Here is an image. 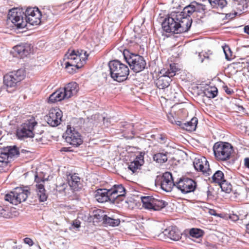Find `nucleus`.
Here are the masks:
<instances>
[{
    "mask_svg": "<svg viewBox=\"0 0 249 249\" xmlns=\"http://www.w3.org/2000/svg\"><path fill=\"white\" fill-rule=\"evenodd\" d=\"M246 232L249 234V223L246 225Z\"/></svg>",
    "mask_w": 249,
    "mask_h": 249,
    "instance_id": "nucleus-60",
    "label": "nucleus"
},
{
    "mask_svg": "<svg viewBox=\"0 0 249 249\" xmlns=\"http://www.w3.org/2000/svg\"><path fill=\"white\" fill-rule=\"evenodd\" d=\"M214 155L216 159L220 161H226L231 158L233 153V147L226 142H217L213 146Z\"/></svg>",
    "mask_w": 249,
    "mask_h": 249,
    "instance_id": "nucleus-4",
    "label": "nucleus"
},
{
    "mask_svg": "<svg viewBox=\"0 0 249 249\" xmlns=\"http://www.w3.org/2000/svg\"><path fill=\"white\" fill-rule=\"evenodd\" d=\"M176 187L183 194L193 192L196 187V182L188 178H181L176 181Z\"/></svg>",
    "mask_w": 249,
    "mask_h": 249,
    "instance_id": "nucleus-12",
    "label": "nucleus"
},
{
    "mask_svg": "<svg viewBox=\"0 0 249 249\" xmlns=\"http://www.w3.org/2000/svg\"><path fill=\"white\" fill-rule=\"evenodd\" d=\"M109 189H100L96 191L95 198L100 203H104L107 201L111 203L115 204L113 200L111 199Z\"/></svg>",
    "mask_w": 249,
    "mask_h": 249,
    "instance_id": "nucleus-21",
    "label": "nucleus"
},
{
    "mask_svg": "<svg viewBox=\"0 0 249 249\" xmlns=\"http://www.w3.org/2000/svg\"><path fill=\"white\" fill-rule=\"evenodd\" d=\"M230 218L233 221H236L239 219V216L235 214L230 215Z\"/></svg>",
    "mask_w": 249,
    "mask_h": 249,
    "instance_id": "nucleus-51",
    "label": "nucleus"
},
{
    "mask_svg": "<svg viewBox=\"0 0 249 249\" xmlns=\"http://www.w3.org/2000/svg\"><path fill=\"white\" fill-rule=\"evenodd\" d=\"M211 213V214H212V215H215V214H214V213H213V212H212V213Z\"/></svg>",
    "mask_w": 249,
    "mask_h": 249,
    "instance_id": "nucleus-63",
    "label": "nucleus"
},
{
    "mask_svg": "<svg viewBox=\"0 0 249 249\" xmlns=\"http://www.w3.org/2000/svg\"><path fill=\"white\" fill-rule=\"evenodd\" d=\"M111 199L113 200L114 203H118L122 198L124 197L126 194V190L122 184H115L109 189Z\"/></svg>",
    "mask_w": 249,
    "mask_h": 249,
    "instance_id": "nucleus-18",
    "label": "nucleus"
},
{
    "mask_svg": "<svg viewBox=\"0 0 249 249\" xmlns=\"http://www.w3.org/2000/svg\"><path fill=\"white\" fill-rule=\"evenodd\" d=\"M68 183L71 188L74 191H78L83 187L81 178L75 173L71 176Z\"/></svg>",
    "mask_w": 249,
    "mask_h": 249,
    "instance_id": "nucleus-23",
    "label": "nucleus"
},
{
    "mask_svg": "<svg viewBox=\"0 0 249 249\" xmlns=\"http://www.w3.org/2000/svg\"><path fill=\"white\" fill-rule=\"evenodd\" d=\"M65 99H67V98L65 96L64 91H63L62 89H59L50 95L48 98V103H54Z\"/></svg>",
    "mask_w": 249,
    "mask_h": 249,
    "instance_id": "nucleus-25",
    "label": "nucleus"
},
{
    "mask_svg": "<svg viewBox=\"0 0 249 249\" xmlns=\"http://www.w3.org/2000/svg\"><path fill=\"white\" fill-rule=\"evenodd\" d=\"M192 5L194 7L195 12L204 13L206 10V6L203 4L199 3L196 1L192 2Z\"/></svg>",
    "mask_w": 249,
    "mask_h": 249,
    "instance_id": "nucleus-38",
    "label": "nucleus"
},
{
    "mask_svg": "<svg viewBox=\"0 0 249 249\" xmlns=\"http://www.w3.org/2000/svg\"><path fill=\"white\" fill-rule=\"evenodd\" d=\"M174 124H176L177 125L180 126L181 128L183 129V126L184 125V123H182L180 121H175Z\"/></svg>",
    "mask_w": 249,
    "mask_h": 249,
    "instance_id": "nucleus-55",
    "label": "nucleus"
},
{
    "mask_svg": "<svg viewBox=\"0 0 249 249\" xmlns=\"http://www.w3.org/2000/svg\"><path fill=\"white\" fill-rule=\"evenodd\" d=\"M64 91L65 96L69 99L76 94L78 90V86L76 82H72L68 83L64 88H62Z\"/></svg>",
    "mask_w": 249,
    "mask_h": 249,
    "instance_id": "nucleus-24",
    "label": "nucleus"
},
{
    "mask_svg": "<svg viewBox=\"0 0 249 249\" xmlns=\"http://www.w3.org/2000/svg\"><path fill=\"white\" fill-rule=\"evenodd\" d=\"M207 200L212 201L215 199V196L213 194V191L210 190L209 188L207 191Z\"/></svg>",
    "mask_w": 249,
    "mask_h": 249,
    "instance_id": "nucleus-44",
    "label": "nucleus"
},
{
    "mask_svg": "<svg viewBox=\"0 0 249 249\" xmlns=\"http://www.w3.org/2000/svg\"><path fill=\"white\" fill-rule=\"evenodd\" d=\"M165 234L171 240L178 241L181 238L180 233L179 231H177L175 229L166 230Z\"/></svg>",
    "mask_w": 249,
    "mask_h": 249,
    "instance_id": "nucleus-32",
    "label": "nucleus"
},
{
    "mask_svg": "<svg viewBox=\"0 0 249 249\" xmlns=\"http://www.w3.org/2000/svg\"><path fill=\"white\" fill-rule=\"evenodd\" d=\"M197 123V118L194 117L190 121L184 123L183 129L188 131H194L196 129Z\"/></svg>",
    "mask_w": 249,
    "mask_h": 249,
    "instance_id": "nucleus-30",
    "label": "nucleus"
},
{
    "mask_svg": "<svg viewBox=\"0 0 249 249\" xmlns=\"http://www.w3.org/2000/svg\"><path fill=\"white\" fill-rule=\"evenodd\" d=\"M178 16L176 13H172L166 17L162 22V28L166 33L177 34Z\"/></svg>",
    "mask_w": 249,
    "mask_h": 249,
    "instance_id": "nucleus-11",
    "label": "nucleus"
},
{
    "mask_svg": "<svg viewBox=\"0 0 249 249\" xmlns=\"http://www.w3.org/2000/svg\"><path fill=\"white\" fill-rule=\"evenodd\" d=\"M35 182L36 183V191L37 195L39 198V201L44 202L47 200L48 195L44 188V180L38 177L37 176H35Z\"/></svg>",
    "mask_w": 249,
    "mask_h": 249,
    "instance_id": "nucleus-19",
    "label": "nucleus"
},
{
    "mask_svg": "<svg viewBox=\"0 0 249 249\" xmlns=\"http://www.w3.org/2000/svg\"><path fill=\"white\" fill-rule=\"evenodd\" d=\"M105 212L101 209H96L93 210L90 214V218L89 220L90 221L92 220L93 222H99L104 221V219L106 216Z\"/></svg>",
    "mask_w": 249,
    "mask_h": 249,
    "instance_id": "nucleus-26",
    "label": "nucleus"
},
{
    "mask_svg": "<svg viewBox=\"0 0 249 249\" xmlns=\"http://www.w3.org/2000/svg\"><path fill=\"white\" fill-rule=\"evenodd\" d=\"M195 169L197 171L202 172L205 176H209L212 173L210 168L209 164L205 157L200 159L196 158L193 162Z\"/></svg>",
    "mask_w": 249,
    "mask_h": 249,
    "instance_id": "nucleus-16",
    "label": "nucleus"
},
{
    "mask_svg": "<svg viewBox=\"0 0 249 249\" xmlns=\"http://www.w3.org/2000/svg\"><path fill=\"white\" fill-rule=\"evenodd\" d=\"M156 183L160 185L163 191L170 192L174 186L176 187V182L174 181L172 174L166 172L163 173L161 177L156 179Z\"/></svg>",
    "mask_w": 249,
    "mask_h": 249,
    "instance_id": "nucleus-10",
    "label": "nucleus"
},
{
    "mask_svg": "<svg viewBox=\"0 0 249 249\" xmlns=\"http://www.w3.org/2000/svg\"><path fill=\"white\" fill-rule=\"evenodd\" d=\"M244 32L247 34L249 35V25L245 26Z\"/></svg>",
    "mask_w": 249,
    "mask_h": 249,
    "instance_id": "nucleus-58",
    "label": "nucleus"
},
{
    "mask_svg": "<svg viewBox=\"0 0 249 249\" xmlns=\"http://www.w3.org/2000/svg\"><path fill=\"white\" fill-rule=\"evenodd\" d=\"M30 193L28 190L17 187L13 191L5 195L4 200L9 202L11 204L17 205L21 202L25 201Z\"/></svg>",
    "mask_w": 249,
    "mask_h": 249,
    "instance_id": "nucleus-5",
    "label": "nucleus"
},
{
    "mask_svg": "<svg viewBox=\"0 0 249 249\" xmlns=\"http://www.w3.org/2000/svg\"><path fill=\"white\" fill-rule=\"evenodd\" d=\"M123 55L126 62L134 72H139L145 69L146 62L142 56L131 53L127 49L124 51Z\"/></svg>",
    "mask_w": 249,
    "mask_h": 249,
    "instance_id": "nucleus-3",
    "label": "nucleus"
},
{
    "mask_svg": "<svg viewBox=\"0 0 249 249\" xmlns=\"http://www.w3.org/2000/svg\"><path fill=\"white\" fill-rule=\"evenodd\" d=\"M84 57H83L81 56V58L82 59V61H83V63L85 64L87 61V60L88 59V56H89V54L87 53V52H84Z\"/></svg>",
    "mask_w": 249,
    "mask_h": 249,
    "instance_id": "nucleus-53",
    "label": "nucleus"
},
{
    "mask_svg": "<svg viewBox=\"0 0 249 249\" xmlns=\"http://www.w3.org/2000/svg\"><path fill=\"white\" fill-rule=\"evenodd\" d=\"M65 141L74 147H78L83 141L80 134L74 128L68 125L67 129L63 135Z\"/></svg>",
    "mask_w": 249,
    "mask_h": 249,
    "instance_id": "nucleus-9",
    "label": "nucleus"
},
{
    "mask_svg": "<svg viewBox=\"0 0 249 249\" xmlns=\"http://www.w3.org/2000/svg\"><path fill=\"white\" fill-rule=\"evenodd\" d=\"M119 127L120 130L124 132L126 131L128 134L130 133V135L128 136L129 139H132L135 135L134 125L132 124L126 122H121L119 124Z\"/></svg>",
    "mask_w": 249,
    "mask_h": 249,
    "instance_id": "nucleus-28",
    "label": "nucleus"
},
{
    "mask_svg": "<svg viewBox=\"0 0 249 249\" xmlns=\"http://www.w3.org/2000/svg\"><path fill=\"white\" fill-rule=\"evenodd\" d=\"M25 150L23 149V150H21V152H23Z\"/></svg>",
    "mask_w": 249,
    "mask_h": 249,
    "instance_id": "nucleus-64",
    "label": "nucleus"
},
{
    "mask_svg": "<svg viewBox=\"0 0 249 249\" xmlns=\"http://www.w3.org/2000/svg\"><path fill=\"white\" fill-rule=\"evenodd\" d=\"M10 160L0 155V170L8 169V167L10 166Z\"/></svg>",
    "mask_w": 249,
    "mask_h": 249,
    "instance_id": "nucleus-40",
    "label": "nucleus"
},
{
    "mask_svg": "<svg viewBox=\"0 0 249 249\" xmlns=\"http://www.w3.org/2000/svg\"><path fill=\"white\" fill-rule=\"evenodd\" d=\"M167 117L168 121L172 124H174L176 120L175 119L173 116H172L171 114H170L167 115Z\"/></svg>",
    "mask_w": 249,
    "mask_h": 249,
    "instance_id": "nucleus-52",
    "label": "nucleus"
},
{
    "mask_svg": "<svg viewBox=\"0 0 249 249\" xmlns=\"http://www.w3.org/2000/svg\"><path fill=\"white\" fill-rule=\"evenodd\" d=\"M15 55L17 57L23 58L31 53L33 47L28 43H21L13 47Z\"/></svg>",
    "mask_w": 249,
    "mask_h": 249,
    "instance_id": "nucleus-13",
    "label": "nucleus"
},
{
    "mask_svg": "<svg viewBox=\"0 0 249 249\" xmlns=\"http://www.w3.org/2000/svg\"><path fill=\"white\" fill-rule=\"evenodd\" d=\"M203 93L204 95L207 98H214L217 95L218 90L215 87H210L205 89Z\"/></svg>",
    "mask_w": 249,
    "mask_h": 249,
    "instance_id": "nucleus-37",
    "label": "nucleus"
},
{
    "mask_svg": "<svg viewBox=\"0 0 249 249\" xmlns=\"http://www.w3.org/2000/svg\"><path fill=\"white\" fill-rule=\"evenodd\" d=\"M178 16L177 21V33L181 34L187 32L191 28L192 23V18H185L180 15L177 13Z\"/></svg>",
    "mask_w": 249,
    "mask_h": 249,
    "instance_id": "nucleus-17",
    "label": "nucleus"
},
{
    "mask_svg": "<svg viewBox=\"0 0 249 249\" xmlns=\"http://www.w3.org/2000/svg\"><path fill=\"white\" fill-rule=\"evenodd\" d=\"M198 56L199 57L200 61L201 63L203 62L204 58L209 59V57L208 56H204V58H201V55L200 53L199 54Z\"/></svg>",
    "mask_w": 249,
    "mask_h": 249,
    "instance_id": "nucleus-57",
    "label": "nucleus"
},
{
    "mask_svg": "<svg viewBox=\"0 0 249 249\" xmlns=\"http://www.w3.org/2000/svg\"><path fill=\"white\" fill-rule=\"evenodd\" d=\"M239 108H241L242 110L244 109V108L242 106L239 107Z\"/></svg>",
    "mask_w": 249,
    "mask_h": 249,
    "instance_id": "nucleus-61",
    "label": "nucleus"
},
{
    "mask_svg": "<svg viewBox=\"0 0 249 249\" xmlns=\"http://www.w3.org/2000/svg\"><path fill=\"white\" fill-rule=\"evenodd\" d=\"M39 127H41V126H39L37 124L36 125L35 128L33 129L34 132V137L36 136L40 135L44 132L43 130H39L38 128Z\"/></svg>",
    "mask_w": 249,
    "mask_h": 249,
    "instance_id": "nucleus-45",
    "label": "nucleus"
},
{
    "mask_svg": "<svg viewBox=\"0 0 249 249\" xmlns=\"http://www.w3.org/2000/svg\"><path fill=\"white\" fill-rule=\"evenodd\" d=\"M244 165L247 168L249 169V158H246L244 159Z\"/></svg>",
    "mask_w": 249,
    "mask_h": 249,
    "instance_id": "nucleus-54",
    "label": "nucleus"
},
{
    "mask_svg": "<svg viewBox=\"0 0 249 249\" xmlns=\"http://www.w3.org/2000/svg\"><path fill=\"white\" fill-rule=\"evenodd\" d=\"M211 213V214H212V215H215V214H214V213H213V212H212V213Z\"/></svg>",
    "mask_w": 249,
    "mask_h": 249,
    "instance_id": "nucleus-62",
    "label": "nucleus"
},
{
    "mask_svg": "<svg viewBox=\"0 0 249 249\" xmlns=\"http://www.w3.org/2000/svg\"><path fill=\"white\" fill-rule=\"evenodd\" d=\"M103 223L107 226L116 227L120 224V220L119 218L114 219L106 215Z\"/></svg>",
    "mask_w": 249,
    "mask_h": 249,
    "instance_id": "nucleus-35",
    "label": "nucleus"
},
{
    "mask_svg": "<svg viewBox=\"0 0 249 249\" xmlns=\"http://www.w3.org/2000/svg\"><path fill=\"white\" fill-rule=\"evenodd\" d=\"M212 178V182L217 183L219 185L225 179L224 173L220 170H217L213 174Z\"/></svg>",
    "mask_w": 249,
    "mask_h": 249,
    "instance_id": "nucleus-34",
    "label": "nucleus"
},
{
    "mask_svg": "<svg viewBox=\"0 0 249 249\" xmlns=\"http://www.w3.org/2000/svg\"><path fill=\"white\" fill-rule=\"evenodd\" d=\"M141 200L142 206L149 210L159 211L168 204L165 201L155 198L152 196H142Z\"/></svg>",
    "mask_w": 249,
    "mask_h": 249,
    "instance_id": "nucleus-8",
    "label": "nucleus"
},
{
    "mask_svg": "<svg viewBox=\"0 0 249 249\" xmlns=\"http://www.w3.org/2000/svg\"><path fill=\"white\" fill-rule=\"evenodd\" d=\"M25 77V70L19 69L5 74L3 77V82L8 87H15L18 83L24 79Z\"/></svg>",
    "mask_w": 249,
    "mask_h": 249,
    "instance_id": "nucleus-7",
    "label": "nucleus"
},
{
    "mask_svg": "<svg viewBox=\"0 0 249 249\" xmlns=\"http://www.w3.org/2000/svg\"><path fill=\"white\" fill-rule=\"evenodd\" d=\"M62 117V112L59 109H52L46 116L45 120L47 123L52 126L59 125Z\"/></svg>",
    "mask_w": 249,
    "mask_h": 249,
    "instance_id": "nucleus-15",
    "label": "nucleus"
},
{
    "mask_svg": "<svg viewBox=\"0 0 249 249\" xmlns=\"http://www.w3.org/2000/svg\"><path fill=\"white\" fill-rule=\"evenodd\" d=\"M168 152L163 150L161 152H159L155 154L153 158L154 161L159 163H163L167 161Z\"/></svg>",
    "mask_w": 249,
    "mask_h": 249,
    "instance_id": "nucleus-31",
    "label": "nucleus"
},
{
    "mask_svg": "<svg viewBox=\"0 0 249 249\" xmlns=\"http://www.w3.org/2000/svg\"><path fill=\"white\" fill-rule=\"evenodd\" d=\"M221 190L226 193H230L232 190V186L230 183L228 182L225 179L219 184Z\"/></svg>",
    "mask_w": 249,
    "mask_h": 249,
    "instance_id": "nucleus-39",
    "label": "nucleus"
},
{
    "mask_svg": "<svg viewBox=\"0 0 249 249\" xmlns=\"http://www.w3.org/2000/svg\"><path fill=\"white\" fill-rule=\"evenodd\" d=\"M24 242L25 244H28L30 246H32L34 244L33 240L31 238L28 237H26L24 239Z\"/></svg>",
    "mask_w": 249,
    "mask_h": 249,
    "instance_id": "nucleus-50",
    "label": "nucleus"
},
{
    "mask_svg": "<svg viewBox=\"0 0 249 249\" xmlns=\"http://www.w3.org/2000/svg\"><path fill=\"white\" fill-rule=\"evenodd\" d=\"M41 12L37 7H29L27 8L24 13V18H27L32 16H35L36 12Z\"/></svg>",
    "mask_w": 249,
    "mask_h": 249,
    "instance_id": "nucleus-42",
    "label": "nucleus"
},
{
    "mask_svg": "<svg viewBox=\"0 0 249 249\" xmlns=\"http://www.w3.org/2000/svg\"><path fill=\"white\" fill-rule=\"evenodd\" d=\"M192 3L186 6H185L182 11L180 13H177L178 14L180 15L185 18H191V16L195 12L194 7L192 5Z\"/></svg>",
    "mask_w": 249,
    "mask_h": 249,
    "instance_id": "nucleus-33",
    "label": "nucleus"
},
{
    "mask_svg": "<svg viewBox=\"0 0 249 249\" xmlns=\"http://www.w3.org/2000/svg\"><path fill=\"white\" fill-rule=\"evenodd\" d=\"M61 152H68V151H71V149L70 147H62L60 150Z\"/></svg>",
    "mask_w": 249,
    "mask_h": 249,
    "instance_id": "nucleus-56",
    "label": "nucleus"
},
{
    "mask_svg": "<svg viewBox=\"0 0 249 249\" xmlns=\"http://www.w3.org/2000/svg\"><path fill=\"white\" fill-rule=\"evenodd\" d=\"M189 234L193 237L198 238L203 235V231L199 229L192 228L190 230Z\"/></svg>",
    "mask_w": 249,
    "mask_h": 249,
    "instance_id": "nucleus-41",
    "label": "nucleus"
},
{
    "mask_svg": "<svg viewBox=\"0 0 249 249\" xmlns=\"http://www.w3.org/2000/svg\"><path fill=\"white\" fill-rule=\"evenodd\" d=\"M166 139H167V137L164 134H160L158 138V140L159 142L161 143H165Z\"/></svg>",
    "mask_w": 249,
    "mask_h": 249,
    "instance_id": "nucleus-47",
    "label": "nucleus"
},
{
    "mask_svg": "<svg viewBox=\"0 0 249 249\" xmlns=\"http://www.w3.org/2000/svg\"><path fill=\"white\" fill-rule=\"evenodd\" d=\"M37 122L35 119L27 120L24 123L21 124L16 131V135L18 139L23 140L27 138H33V129Z\"/></svg>",
    "mask_w": 249,
    "mask_h": 249,
    "instance_id": "nucleus-6",
    "label": "nucleus"
},
{
    "mask_svg": "<svg viewBox=\"0 0 249 249\" xmlns=\"http://www.w3.org/2000/svg\"><path fill=\"white\" fill-rule=\"evenodd\" d=\"M212 8L219 11H222L227 6V0H208Z\"/></svg>",
    "mask_w": 249,
    "mask_h": 249,
    "instance_id": "nucleus-29",
    "label": "nucleus"
},
{
    "mask_svg": "<svg viewBox=\"0 0 249 249\" xmlns=\"http://www.w3.org/2000/svg\"><path fill=\"white\" fill-rule=\"evenodd\" d=\"M80 225L81 222L79 220L75 219L72 222L71 226L74 228H78L80 227Z\"/></svg>",
    "mask_w": 249,
    "mask_h": 249,
    "instance_id": "nucleus-49",
    "label": "nucleus"
},
{
    "mask_svg": "<svg viewBox=\"0 0 249 249\" xmlns=\"http://www.w3.org/2000/svg\"><path fill=\"white\" fill-rule=\"evenodd\" d=\"M174 76L175 73H173V72H171L170 75L169 74L168 75L163 73V74L160 76L156 82L157 87L160 89H164L167 88L172 81L171 77Z\"/></svg>",
    "mask_w": 249,
    "mask_h": 249,
    "instance_id": "nucleus-22",
    "label": "nucleus"
},
{
    "mask_svg": "<svg viewBox=\"0 0 249 249\" xmlns=\"http://www.w3.org/2000/svg\"><path fill=\"white\" fill-rule=\"evenodd\" d=\"M67 55L69 61L65 63L66 68L68 69L69 67L73 66L77 69H79L84 64L81 58V53L78 54L75 51L73 50L67 53Z\"/></svg>",
    "mask_w": 249,
    "mask_h": 249,
    "instance_id": "nucleus-14",
    "label": "nucleus"
},
{
    "mask_svg": "<svg viewBox=\"0 0 249 249\" xmlns=\"http://www.w3.org/2000/svg\"><path fill=\"white\" fill-rule=\"evenodd\" d=\"M19 155L18 149L15 145L4 147L0 149V155L3 156L4 158H6L10 161L13 158L18 157Z\"/></svg>",
    "mask_w": 249,
    "mask_h": 249,
    "instance_id": "nucleus-20",
    "label": "nucleus"
},
{
    "mask_svg": "<svg viewBox=\"0 0 249 249\" xmlns=\"http://www.w3.org/2000/svg\"><path fill=\"white\" fill-rule=\"evenodd\" d=\"M41 12H36L35 16L27 17L24 18V12L18 8H13L9 10L8 18L15 25L18 29L25 28L28 24L36 26L41 23Z\"/></svg>",
    "mask_w": 249,
    "mask_h": 249,
    "instance_id": "nucleus-1",
    "label": "nucleus"
},
{
    "mask_svg": "<svg viewBox=\"0 0 249 249\" xmlns=\"http://www.w3.org/2000/svg\"><path fill=\"white\" fill-rule=\"evenodd\" d=\"M177 71V69L174 64H170V69H168L167 71L165 72V73L166 75L170 74L171 72H173V73H175V75H176V72Z\"/></svg>",
    "mask_w": 249,
    "mask_h": 249,
    "instance_id": "nucleus-46",
    "label": "nucleus"
},
{
    "mask_svg": "<svg viewBox=\"0 0 249 249\" xmlns=\"http://www.w3.org/2000/svg\"><path fill=\"white\" fill-rule=\"evenodd\" d=\"M223 88L225 92L228 95H231L234 93L233 89L229 88L226 85L223 86Z\"/></svg>",
    "mask_w": 249,
    "mask_h": 249,
    "instance_id": "nucleus-48",
    "label": "nucleus"
},
{
    "mask_svg": "<svg viewBox=\"0 0 249 249\" xmlns=\"http://www.w3.org/2000/svg\"><path fill=\"white\" fill-rule=\"evenodd\" d=\"M111 77L118 82H122L127 79L129 73L128 67L119 60H114L108 63Z\"/></svg>",
    "mask_w": 249,
    "mask_h": 249,
    "instance_id": "nucleus-2",
    "label": "nucleus"
},
{
    "mask_svg": "<svg viewBox=\"0 0 249 249\" xmlns=\"http://www.w3.org/2000/svg\"><path fill=\"white\" fill-rule=\"evenodd\" d=\"M143 161V160H142V161H140L137 158L133 161L130 162L128 167V169L132 171V173H136L138 169H140Z\"/></svg>",
    "mask_w": 249,
    "mask_h": 249,
    "instance_id": "nucleus-36",
    "label": "nucleus"
},
{
    "mask_svg": "<svg viewBox=\"0 0 249 249\" xmlns=\"http://www.w3.org/2000/svg\"><path fill=\"white\" fill-rule=\"evenodd\" d=\"M223 49L225 55V58L228 60H231V59L232 52L229 46L226 45L224 46Z\"/></svg>",
    "mask_w": 249,
    "mask_h": 249,
    "instance_id": "nucleus-43",
    "label": "nucleus"
},
{
    "mask_svg": "<svg viewBox=\"0 0 249 249\" xmlns=\"http://www.w3.org/2000/svg\"><path fill=\"white\" fill-rule=\"evenodd\" d=\"M17 214L15 208L4 206L0 210V216L5 218H11Z\"/></svg>",
    "mask_w": 249,
    "mask_h": 249,
    "instance_id": "nucleus-27",
    "label": "nucleus"
},
{
    "mask_svg": "<svg viewBox=\"0 0 249 249\" xmlns=\"http://www.w3.org/2000/svg\"><path fill=\"white\" fill-rule=\"evenodd\" d=\"M36 137L35 140H33V141H36V142H39L42 141V138L41 137H37V136H36Z\"/></svg>",
    "mask_w": 249,
    "mask_h": 249,
    "instance_id": "nucleus-59",
    "label": "nucleus"
}]
</instances>
